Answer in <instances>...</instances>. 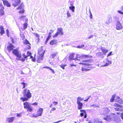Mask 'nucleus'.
<instances>
[{"instance_id":"5","label":"nucleus","mask_w":123,"mask_h":123,"mask_svg":"<svg viewBox=\"0 0 123 123\" xmlns=\"http://www.w3.org/2000/svg\"><path fill=\"white\" fill-rule=\"evenodd\" d=\"M115 115L114 113H111L108 115H107L105 117H104V119L108 122H110L111 120V118L113 117V115Z\"/></svg>"},{"instance_id":"61","label":"nucleus","mask_w":123,"mask_h":123,"mask_svg":"<svg viewBox=\"0 0 123 123\" xmlns=\"http://www.w3.org/2000/svg\"><path fill=\"white\" fill-rule=\"evenodd\" d=\"M120 116L121 118L123 120V112L121 113Z\"/></svg>"},{"instance_id":"63","label":"nucleus","mask_w":123,"mask_h":123,"mask_svg":"<svg viewBox=\"0 0 123 123\" xmlns=\"http://www.w3.org/2000/svg\"><path fill=\"white\" fill-rule=\"evenodd\" d=\"M84 118H86L87 117V114H86V112L84 113Z\"/></svg>"},{"instance_id":"44","label":"nucleus","mask_w":123,"mask_h":123,"mask_svg":"<svg viewBox=\"0 0 123 123\" xmlns=\"http://www.w3.org/2000/svg\"><path fill=\"white\" fill-rule=\"evenodd\" d=\"M24 12V9H21L20 11L19 12L20 13H23Z\"/></svg>"},{"instance_id":"34","label":"nucleus","mask_w":123,"mask_h":123,"mask_svg":"<svg viewBox=\"0 0 123 123\" xmlns=\"http://www.w3.org/2000/svg\"><path fill=\"white\" fill-rule=\"evenodd\" d=\"M23 28L24 30H25L27 27V23H25L23 24Z\"/></svg>"},{"instance_id":"52","label":"nucleus","mask_w":123,"mask_h":123,"mask_svg":"<svg viewBox=\"0 0 123 123\" xmlns=\"http://www.w3.org/2000/svg\"><path fill=\"white\" fill-rule=\"evenodd\" d=\"M105 111H107V112L106 113V114L108 113L109 112H110V110L108 108L105 109Z\"/></svg>"},{"instance_id":"35","label":"nucleus","mask_w":123,"mask_h":123,"mask_svg":"<svg viewBox=\"0 0 123 123\" xmlns=\"http://www.w3.org/2000/svg\"><path fill=\"white\" fill-rule=\"evenodd\" d=\"M27 109V111H29L30 112H31L33 110L32 107L31 106V105Z\"/></svg>"},{"instance_id":"48","label":"nucleus","mask_w":123,"mask_h":123,"mask_svg":"<svg viewBox=\"0 0 123 123\" xmlns=\"http://www.w3.org/2000/svg\"><path fill=\"white\" fill-rule=\"evenodd\" d=\"M22 55L24 57V58L25 59L27 58L28 57V56L26 55L25 54H23Z\"/></svg>"},{"instance_id":"12","label":"nucleus","mask_w":123,"mask_h":123,"mask_svg":"<svg viewBox=\"0 0 123 123\" xmlns=\"http://www.w3.org/2000/svg\"><path fill=\"white\" fill-rule=\"evenodd\" d=\"M74 54H75L74 53H73L72 54H70V55H69V59L70 60H80L78 59L77 58H75L73 59L74 57Z\"/></svg>"},{"instance_id":"25","label":"nucleus","mask_w":123,"mask_h":123,"mask_svg":"<svg viewBox=\"0 0 123 123\" xmlns=\"http://www.w3.org/2000/svg\"><path fill=\"white\" fill-rule=\"evenodd\" d=\"M83 100V98H82L80 97H79L77 98V103L81 102L80 101Z\"/></svg>"},{"instance_id":"47","label":"nucleus","mask_w":123,"mask_h":123,"mask_svg":"<svg viewBox=\"0 0 123 123\" xmlns=\"http://www.w3.org/2000/svg\"><path fill=\"white\" fill-rule=\"evenodd\" d=\"M31 47L29 45H27L26 46V48L27 49H31Z\"/></svg>"},{"instance_id":"64","label":"nucleus","mask_w":123,"mask_h":123,"mask_svg":"<svg viewBox=\"0 0 123 123\" xmlns=\"http://www.w3.org/2000/svg\"><path fill=\"white\" fill-rule=\"evenodd\" d=\"M25 17V16H21L19 18L20 19H21V20H22V19L24 17Z\"/></svg>"},{"instance_id":"62","label":"nucleus","mask_w":123,"mask_h":123,"mask_svg":"<svg viewBox=\"0 0 123 123\" xmlns=\"http://www.w3.org/2000/svg\"><path fill=\"white\" fill-rule=\"evenodd\" d=\"M84 114V113H80V115L81 117L83 116Z\"/></svg>"},{"instance_id":"33","label":"nucleus","mask_w":123,"mask_h":123,"mask_svg":"<svg viewBox=\"0 0 123 123\" xmlns=\"http://www.w3.org/2000/svg\"><path fill=\"white\" fill-rule=\"evenodd\" d=\"M4 14V11L2 9H0V16L3 15Z\"/></svg>"},{"instance_id":"29","label":"nucleus","mask_w":123,"mask_h":123,"mask_svg":"<svg viewBox=\"0 0 123 123\" xmlns=\"http://www.w3.org/2000/svg\"><path fill=\"white\" fill-rule=\"evenodd\" d=\"M94 123H103L102 121H99L97 119H94Z\"/></svg>"},{"instance_id":"60","label":"nucleus","mask_w":123,"mask_h":123,"mask_svg":"<svg viewBox=\"0 0 123 123\" xmlns=\"http://www.w3.org/2000/svg\"><path fill=\"white\" fill-rule=\"evenodd\" d=\"M90 19H92V13H91V14H90Z\"/></svg>"},{"instance_id":"20","label":"nucleus","mask_w":123,"mask_h":123,"mask_svg":"<svg viewBox=\"0 0 123 123\" xmlns=\"http://www.w3.org/2000/svg\"><path fill=\"white\" fill-rule=\"evenodd\" d=\"M57 31H58L57 32H59V34L60 33L61 35H62L63 34V31L62 29L61 28H58L57 29Z\"/></svg>"},{"instance_id":"41","label":"nucleus","mask_w":123,"mask_h":123,"mask_svg":"<svg viewBox=\"0 0 123 123\" xmlns=\"http://www.w3.org/2000/svg\"><path fill=\"white\" fill-rule=\"evenodd\" d=\"M56 55V53H54L51 55V57L52 58H54Z\"/></svg>"},{"instance_id":"37","label":"nucleus","mask_w":123,"mask_h":123,"mask_svg":"<svg viewBox=\"0 0 123 123\" xmlns=\"http://www.w3.org/2000/svg\"><path fill=\"white\" fill-rule=\"evenodd\" d=\"M107 20L110 23H111L112 21V19L111 17L110 16H109L107 18Z\"/></svg>"},{"instance_id":"15","label":"nucleus","mask_w":123,"mask_h":123,"mask_svg":"<svg viewBox=\"0 0 123 123\" xmlns=\"http://www.w3.org/2000/svg\"><path fill=\"white\" fill-rule=\"evenodd\" d=\"M43 109L42 108H40L39 110L37 111V113L39 116H41L42 115Z\"/></svg>"},{"instance_id":"58","label":"nucleus","mask_w":123,"mask_h":123,"mask_svg":"<svg viewBox=\"0 0 123 123\" xmlns=\"http://www.w3.org/2000/svg\"><path fill=\"white\" fill-rule=\"evenodd\" d=\"M96 36V35H91V36H89V37H88V38L89 39H90L91 38H92L93 36Z\"/></svg>"},{"instance_id":"45","label":"nucleus","mask_w":123,"mask_h":123,"mask_svg":"<svg viewBox=\"0 0 123 123\" xmlns=\"http://www.w3.org/2000/svg\"><path fill=\"white\" fill-rule=\"evenodd\" d=\"M16 116L18 117H21L22 116V113H17Z\"/></svg>"},{"instance_id":"28","label":"nucleus","mask_w":123,"mask_h":123,"mask_svg":"<svg viewBox=\"0 0 123 123\" xmlns=\"http://www.w3.org/2000/svg\"><path fill=\"white\" fill-rule=\"evenodd\" d=\"M21 84L23 85L22 89L25 88L26 86H28L27 84L24 82H22Z\"/></svg>"},{"instance_id":"13","label":"nucleus","mask_w":123,"mask_h":123,"mask_svg":"<svg viewBox=\"0 0 123 123\" xmlns=\"http://www.w3.org/2000/svg\"><path fill=\"white\" fill-rule=\"evenodd\" d=\"M96 55L97 57H99L100 58H103L104 57L103 53L102 52H98L96 54Z\"/></svg>"},{"instance_id":"31","label":"nucleus","mask_w":123,"mask_h":123,"mask_svg":"<svg viewBox=\"0 0 123 123\" xmlns=\"http://www.w3.org/2000/svg\"><path fill=\"white\" fill-rule=\"evenodd\" d=\"M90 70V69L87 68H85L82 67L81 68V70L82 71H87Z\"/></svg>"},{"instance_id":"21","label":"nucleus","mask_w":123,"mask_h":123,"mask_svg":"<svg viewBox=\"0 0 123 123\" xmlns=\"http://www.w3.org/2000/svg\"><path fill=\"white\" fill-rule=\"evenodd\" d=\"M70 6H69V9L71 10L72 12H74L75 7L73 6V4H70Z\"/></svg>"},{"instance_id":"8","label":"nucleus","mask_w":123,"mask_h":123,"mask_svg":"<svg viewBox=\"0 0 123 123\" xmlns=\"http://www.w3.org/2000/svg\"><path fill=\"white\" fill-rule=\"evenodd\" d=\"M14 47V46L11 43H9V45L7 47V50L9 52L11 51L13 49Z\"/></svg>"},{"instance_id":"56","label":"nucleus","mask_w":123,"mask_h":123,"mask_svg":"<svg viewBox=\"0 0 123 123\" xmlns=\"http://www.w3.org/2000/svg\"><path fill=\"white\" fill-rule=\"evenodd\" d=\"M51 34H52V33H51V32H49V35L48 36V37H49V38H50V37H51Z\"/></svg>"},{"instance_id":"19","label":"nucleus","mask_w":123,"mask_h":123,"mask_svg":"<svg viewBox=\"0 0 123 123\" xmlns=\"http://www.w3.org/2000/svg\"><path fill=\"white\" fill-rule=\"evenodd\" d=\"M57 43V41L55 40H51L49 42V44L51 45H53L54 44H56Z\"/></svg>"},{"instance_id":"16","label":"nucleus","mask_w":123,"mask_h":123,"mask_svg":"<svg viewBox=\"0 0 123 123\" xmlns=\"http://www.w3.org/2000/svg\"><path fill=\"white\" fill-rule=\"evenodd\" d=\"M23 104L24 105V108L25 109H27L31 105L30 104L27 102L24 103Z\"/></svg>"},{"instance_id":"26","label":"nucleus","mask_w":123,"mask_h":123,"mask_svg":"<svg viewBox=\"0 0 123 123\" xmlns=\"http://www.w3.org/2000/svg\"><path fill=\"white\" fill-rule=\"evenodd\" d=\"M116 96V95L115 94L113 95L112 96V98L110 99V102H113L114 100H115L114 99L115 97Z\"/></svg>"},{"instance_id":"54","label":"nucleus","mask_w":123,"mask_h":123,"mask_svg":"<svg viewBox=\"0 0 123 123\" xmlns=\"http://www.w3.org/2000/svg\"><path fill=\"white\" fill-rule=\"evenodd\" d=\"M27 55L28 56H28H30L31 55V52H30L29 51L27 52Z\"/></svg>"},{"instance_id":"9","label":"nucleus","mask_w":123,"mask_h":123,"mask_svg":"<svg viewBox=\"0 0 123 123\" xmlns=\"http://www.w3.org/2000/svg\"><path fill=\"white\" fill-rule=\"evenodd\" d=\"M115 101L120 104H122L123 103V101L122 100L117 96L116 97L115 99Z\"/></svg>"},{"instance_id":"46","label":"nucleus","mask_w":123,"mask_h":123,"mask_svg":"<svg viewBox=\"0 0 123 123\" xmlns=\"http://www.w3.org/2000/svg\"><path fill=\"white\" fill-rule=\"evenodd\" d=\"M109 65V63H108V62H106V63L104 65H102L101 66V67H105L106 66H107Z\"/></svg>"},{"instance_id":"3","label":"nucleus","mask_w":123,"mask_h":123,"mask_svg":"<svg viewBox=\"0 0 123 123\" xmlns=\"http://www.w3.org/2000/svg\"><path fill=\"white\" fill-rule=\"evenodd\" d=\"M12 53L17 57L16 58H20L21 55L20 52L17 49H13L12 51Z\"/></svg>"},{"instance_id":"4","label":"nucleus","mask_w":123,"mask_h":123,"mask_svg":"<svg viewBox=\"0 0 123 123\" xmlns=\"http://www.w3.org/2000/svg\"><path fill=\"white\" fill-rule=\"evenodd\" d=\"M115 106L117 107L115 108V109L116 111H123V106L117 104L116 103L114 104Z\"/></svg>"},{"instance_id":"7","label":"nucleus","mask_w":123,"mask_h":123,"mask_svg":"<svg viewBox=\"0 0 123 123\" xmlns=\"http://www.w3.org/2000/svg\"><path fill=\"white\" fill-rule=\"evenodd\" d=\"M13 1L12 5L15 7L18 6L21 2L20 0H13Z\"/></svg>"},{"instance_id":"23","label":"nucleus","mask_w":123,"mask_h":123,"mask_svg":"<svg viewBox=\"0 0 123 123\" xmlns=\"http://www.w3.org/2000/svg\"><path fill=\"white\" fill-rule=\"evenodd\" d=\"M44 68L49 69L53 74H54L55 73L54 70L49 67H45Z\"/></svg>"},{"instance_id":"18","label":"nucleus","mask_w":123,"mask_h":123,"mask_svg":"<svg viewBox=\"0 0 123 123\" xmlns=\"http://www.w3.org/2000/svg\"><path fill=\"white\" fill-rule=\"evenodd\" d=\"M77 104L78 105V108L79 110L81 109L82 108L83 104L81 102H77Z\"/></svg>"},{"instance_id":"11","label":"nucleus","mask_w":123,"mask_h":123,"mask_svg":"<svg viewBox=\"0 0 123 123\" xmlns=\"http://www.w3.org/2000/svg\"><path fill=\"white\" fill-rule=\"evenodd\" d=\"M122 26L120 22L119 21H117L116 24L117 29L118 30H119L122 29Z\"/></svg>"},{"instance_id":"36","label":"nucleus","mask_w":123,"mask_h":123,"mask_svg":"<svg viewBox=\"0 0 123 123\" xmlns=\"http://www.w3.org/2000/svg\"><path fill=\"white\" fill-rule=\"evenodd\" d=\"M24 43L25 44H29L30 45V44L29 41L27 40V39H26L25 41L24 42Z\"/></svg>"},{"instance_id":"32","label":"nucleus","mask_w":123,"mask_h":123,"mask_svg":"<svg viewBox=\"0 0 123 123\" xmlns=\"http://www.w3.org/2000/svg\"><path fill=\"white\" fill-rule=\"evenodd\" d=\"M115 121L116 122L118 123L120 122L121 120L120 118H116L115 119Z\"/></svg>"},{"instance_id":"2","label":"nucleus","mask_w":123,"mask_h":123,"mask_svg":"<svg viewBox=\"0 0 123 123\" xmlns=\"http://www.w3.org/2000/svg\"><path fill=\"white\" fill-rule=\"evenodd\" d=\"M83 62H86V63H82L80 62V64H82L83 65H85L86 66V67L88 68H92V67H91L92 65L91 64L89 63L91 62H92V60H85L83 61Z\"/></svg>"},{"instance_id":"1","label":"nucleus","mask_w":123,"mask_h":123,"mask_svg":"<svg viewBox=\"0 0 123 123\" xmlns=\"http://www.w3.org/2000/svg\"><path fill=\"white\" fill-rule=\"evenodd\" d=\"M22 94L24 97H22L20 98L23 102L28 101L32 97L31 94L29 90L27 88L24 89L23 92Z\"/></svg>"},{"instance_id":"59","label":"nucleus","mask_w":123,"mask_h":123,"mask_svg":"<svg viewBox=\"0 0 123 123\" xmlns=\"http://www.w3.org/2000/svg\"><path fill=\"white\" fill-rule=\"evenodd\" d=\"M117 12L123 15V12H122L120 10H118L117 11Z\"/></svg>"},{"instance_id":"17","label":"nucleus","mask_w":123,"mask_h":123,"mask_svg":"<svg viewBox=\"0 0 123 123\" xmlns=\"http://www.w3.org/2000/svg\"><path fill=\"white\" fill-rule=\"evenodd\" d=\"M3 3L5 6H6L7 7H9L11 6V5L10 3L6 0H5Z\"/></svg>"},{"instance_id":"22","label":"nucleus","mask_w":123,"mask_h":123,"mask_svg":"<svg viewBox=\"0 0 123 123\" xmlns=\"http://www.w3.org/2000/svg\"><path fill=\"white\" fill-rule=\"evenodd\" d=\"M0 33L1 35H2L3 34L5 33V31L4 30L3 27L2 26L0 27Z\"/></svg>"},{"instance_id":"51","label":"nucleus","mask_w":123,"mask_h":123,"mask_svg":"<svg viewBox=\"0 0 123 123\" xmlns=\"http://www.w3.org/2000/svg\"><path fill=\"white\" fill-rule=\"evenodd\" d=\"M67 14L68 17H70L71 16L70 13L68 11L67 13Z\"/></svg>"},{"instance_id":"6","label":"nucleus","mask_w":123,"mask_h":123,"mask_svg":"<svg viewBox=\"0 0 123 123\" xmlns=\"http://www.w3.org/2000/svg\"><path fill=\"white\" fill-rule=\"evenodd\" d=\"M76 58H91L92 57V56H90L88 55H83L82 56H80L78 54H76Z\"/></svg>"},{"instance_id":"43","label":"nucleus","mask_w":123,"mask_h":123,"mask_svg":"<svg viewBox=\"0 0 123 123\" xmlns=\"http://www.w3.org/2000/svg\"><path fill=\"white\" fill-rule=\"evenodd\" d=\"M50 38H49V37H47V38L46 39V40L45 42V44H46L48 42V40H49L50 39Z\"/></svg>"},{"instance_id":"55","label":"nucleus","mask_w":123,"mask_h":123,"mask_svg":"<svg viewBox=\"0 0 123 123\" xmlns=\"http://www.w3.org/2000/svg\"><path fill=\"white\" fill-rule=\"evenodd\" d=\"M76 66V65H74L73 64H70L69 65V66L70 67H72L73 66H74L75 67Z\"/></svg>"},{"instance_id":"49","label":"nucleus","mask_w":123,"mask_h":123,"mask_svg":"<svg viewBox=\"0 0 123 123\" xmlns=\"http://www.w3.org/2000/svg\"><path fill=\"white\" fill-rule=\"evenodd\" d=\"M6 34L7 35V36L9 37V30L8 29H7L6 30Z\"/></svg>"},{"instance_id":"40","label":"nucleus","mask_w":123,"mask_h":123,"mask_svg":"<svg viewBox=\"0 0 123 123\" xmlns=\"http://www.w3.org/2000/svg\"><path fill=\"white\" fill-rule=\"evenodd\" d=\"M67 65L66 64H62L60 65V67L62 68L63 69H65V67Z\"/></svg>"},{"instance_id":"50","label":"nucleus","mask_w":123,"mask_h":123,"mask_svg":"<svg viewBox=\"0 0 123 123\" xmlns=\"http://www.w3.org/2000/svg\"><path fill=\"white\" fill-rule=\"evenodd\" d=\"M34 34L36 36V37H37L38 38V39H39V36L38 34L37 33H34Z\"/></svg>"},{"instance_id":"14","label":"nucleus","mask_w":123,"mask_h":123,"mask_svg":"<svg viewBox=\"0 0 123 123\" xmlns=\"http://www.w3.org/2000/svg\"><path fill=\"white\" fill-rule=\"evenodd\" d=\"M14 118L15 117H8L7 118L6 121L9 123L12 122L14 120Z\"/></svg>"},{"instance_id":"42","label":"nucleus","mask_w":123,"mask_h":123,"mask_svg":"<svg viewBox=\"0 0 123 123\" xmlns=\"http://www.w3.org/2000/svg\"><path fill=\"white\" fill-rule=\"evenodd\" d=\"M84 46V45H81L78 46H77V48H81Z\"/></svg>"},{"instance_id":"24","label":"nucleus","mask_w":123,"mask_h":123,"mask_svg":"<svg viewBox=\"0 0 123 123\" xmlns=\"http://www.w3.org/2000/svg\"><path fill=\"white\" fill-rule=\"evenodd\" d=\"M21 55L20 58H16V59L17 60H20L21 61L23 62H24L25 60V59L23 58H21Z\"/></svg>"},{"instance_id":"27","label":"nucleus","mask_w":123,"mask_h":123,"mask_svg":"<svg viewBox=\"0 0 123 123\" xmlns=\"http://www.w3.org/2000/svg\"><path fill=\"white\" fill-rule=\"evenodd\" d=\"M24 6V4L22 3L20 6L17 8L16 9L18 10L19 9H21Z\"/></svg>"},{"instance_id":"38","label":"nucleus","mask_w":123,"mask_h":123,"mask_svg":"<svg viewBox=\"0 0 123 123\" xmlns=\"http://www.w3.org/2000/svg\"><path fill=\"white\" fill-rule=\"evenodd\" d=\"M59 32H57L55 34V35L53 36V37L55 38L59 34Z\"/></svg>"},{"instance_id":"10","label":"nucleus","mask_w":123,"mask_h":123,"mask_svg":"<svg viewBox=\"0 0 123 123\" xmlns=\"http://www.w3.org/2000/svg\"><path fill=\"white\" fill-rule=\"evenodd\" d=\"M100 49L103 55H105L108 52V50L105 49V47H102L101 46L100 47Z\"/></svg>"},{"instance_id":"30","label":"nucleus","mask_w":123,"mask_h":123,"mask_svg":"<svg viewBox=\"0 0 123 123\" xmlns=\"http://www.w3.org/2000/svg\"><path fill=\"white\" fill-rule=\"evenodd\" d=\"M45 51H43V52L41 54V56L39 58V59H41V60H43V55L44 54V53H45Z\"/></svg>"},{"instance_id":"39","label":"nucleus","mask_w":123,"mask_h":123,"mask_svg":"<svg viewBox=\"0 0 123 123\" xmlns=\"http://www.w3.org/2000/svg\"><path fill=\"white\" fill-rule=\"evenodd\" d=\"M90 107H99V106L97 104H93L92 105H90Z\"/></svg>"},{"instance_id":"53","label":"nucleus","mask_w":123,"mask_h":123,"mask_svg":"<svg viewBox=\"0 0 123 123\" xmlns=\"http://www.w3.org/2000/svg\"><path fill=\"white\" fill-rule=\"evenodd\" d=\"M112 51H111L109 52V53L108 54V55H107V57L109 56L112 55Z\"/></svg>"},{"instance_id":"57","label":"nucleus","mask_w":123,"mask_h":123,"mask_svg":"<svg viewBox=\"0 0 123 123\" xmlns=\"http://www.w3.org/2000/svg\"><path fill=\"white\" fill-rule=\"evenodd\" d=\"M80 112H81V113H85L86 112V111H85V110H81L80 109Z\"/></svg>"}]
</instances>
